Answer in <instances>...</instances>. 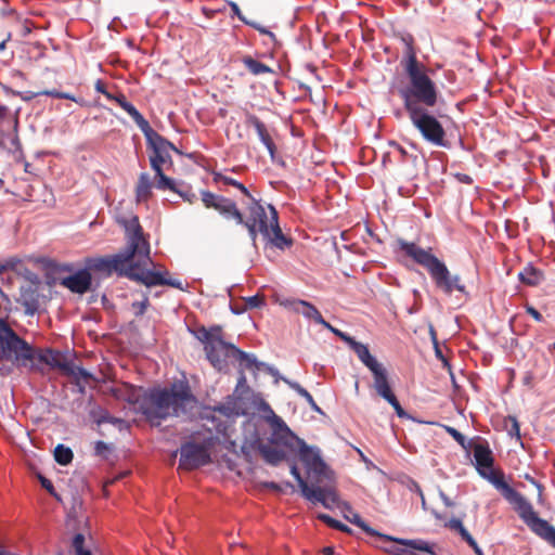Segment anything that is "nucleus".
Returning a JSON list of instances; mask_svg holds the SVG:
<instances>
[{
	"label": "nucleus",
	"mask_w": 555,
	"mask_h": 555,
	"mask_svg": "<svg viewBox=\"0 0 555 555\" xmlns=\"http://www.w3.org/2000/svg\"><path fill=\"white\" fill-rule=\"evenodd\" d=\"M264 306V299L260 295H254L245 298V308L246 309H255Z\"/></svg>",
	"instance_id": "6e6d98bb"
},
{
	"label": "nucleus",
	"mask_w": 555,
	"mask_h": 555,
	"mask_svg": "<svg viewBox=\"0 0 555 555\" xmlns=\"http://www.w3.org/2000/svg\"><path fill=\"white\" fill-rule=\"evenodd\" d=\"M399 249L414 262L425 268L431 278L435 286L446 295H452L454 291L468 296L466 286L462 283L460 275L451 274L446 263L431 254V249H424L413 242L402 238L397 241Z\"/></svg>",
	"instance_id": "f03ea898"
},
{
	"label": "nucleus",
	"mask_w": 555,
	"mask_h": 555,
	"mask_svg": "<svg viewBox=\"0 0 555 555\" xmlns=\"http://www.w3.org/2000/svg\"><path fill=\"white\" fill-rule=\"evenodd\" d=\"M384 541L395 542V543H398V544H401V545H405V546L411 548L410 551H413V552L414 551L425 552V551H428V548L431 547V545L427 541H424V540H421V539L410 540V539L395 538V537L390 535V539H384Z\"/></svg>",
	"instance_id": "473e14b6"
},
{
	"label": "nucleus",
	"mask_w": 555,
	"mask_h": 555,
	"mask_svg": "<svg viewBox=\"0 0 555 555\" xmlns=\"http://www.w3.org/2000/svg\"><path fill=\"white\" fill-rule=\"evenodd\" d=\"M57 357L59 353L51 349H48L44 353L38 354L39 361L50 365L51 367H54V363L56 362Z\"/></svg>",
	"instance_id": "603ef678"
},
{
	"label": "nucleus",
	"mask_w": 555,
	"mask_h": 555,
	"mask_svg": "<svg viewBox=\"0 0 555 555\" xmlns=\"http://www.w3.org/2000/svg\"><path fill=\"white\" fill-rule=\"evenodd\" d=\"M214 181L222 182L223 184H227V185H232V186L238 189L246 196L250 195L249 191L247 190V188L243 183L238 182L237 180H235V179H233L231 177L223 176L220 172H215L214 173Z\"/></svg>",
	"instance_id": "a19ab883"
},
{
	"label": "nucleus",
	"mask_w": 555,
	"mask_h": 555,
	"mask_svg": "<svg viewBox=\"0 0 555 555\" xmlns=\"http://www.w3.org/2000/svg\"><path fill=\"white\" fill-rule=\"evenodd\" d=\"M412 125L420 131L422 138L440 147H448L446 131L438 118L429 112V107L406 111Z\"/></svg>",
	"instance_id": "0eeeda50"
},
{
	"label": "nucleus",
	"mask_w": 555,
	"mask_h": 555,
	"mask_svg": "<svg viewBox=\"0 0 555 555\" xmlns=\"http://www.w3.org/2000/svg\"><path fill=\"white\" fill-rule=\"evenodd\" d=\"M409 83L399 89L405 111L433 107L438 101V90L435 82L426 74V67L420 62L404 64Z\"/></svg>",
	"instance_id": "7ed1b4c3"
},
{
	"label": "nucleus",
	"mask_w": 555,
	"mask_h": 555,
	"mask_svg": "<svg viewBox=\"0 0 555 555\" xmlns=\"http://www.w3.org/2000/svg\"><path fill=\"white\" fill-rule=\"evenodd\" d=\"M215 412L227 418H234L246 414L245 402L236 395L229 396L227 400L215 408Z\"/></svg>",
	"instance_id": "a211bd4d"
},
{
	"label": "nucleus",
	"mask_w": 555,
	"mask_h": 555,
	"mask_svg": "<svg viewBox=\"0 0 555 555\" xmlns=\"http://www.w3.org/2000/svg\"><path fill=\"white\" fill-rule=\"evenodd\" d=\"M185 202L193 203L196 199V195L190 190L178 189L176 191Z\"/></svg>",
	"instance_id": "e2e57ef3"
},
{
	"label": "nucleus",
	"mask_w": 555,
	"mask_h": 555,
	"mask_svg": "<svg viewBox=\"0 0 555 555\" xmlns=\"http://www.w3.org/2000/svg\"><path fill=\"white\" fill-rule=\"evenodd\" d=\"M157 181L155 183L156 189L165 191L170 190L172 192H176L178 190L177 183L173 179L167 177L164 175L163 169L160 170V173H155Z\"/></svg>",
	"instance_id": "79ce46f5"
},
{
	"label": "nucleus",
	"mask_w": 555,
	"mask_h": 555,
	"mask_svg": "<svg viewBox=\"0 0 555 555\" xmlns=\"http://www.w3.org/2000/svg\"><path fill=\"white\" fill-rule=\"evenodd\" d=\"M320 325H322L323 327H325L326 330H328L331 333H333L335 336H337L338 338H340L343 341H345L347 345L349 344V341L352 339V337L350 335H348L347 333L345 332H341L340 330L332 326L327 321L324 320V323H321Z\"/></svg>",
	"instance_id": "864d4df0"
},
{
	"label": "nucleus",
	"mask_w": 555,
	"mask_h": 555,
	"mask_svg": "<svg viewBox=\"0 0 555 555\" xmlns=\"http://www.w3.org/2000/svg\"><path fill=\"white\" fill-rule=\"evenodd\" d=\"M291 474H292V475L294 476V478L297 480V482H298V486H299L300 490H301L302 488H307V482H306V481H305V479L301 477L300 472H299V469L297 468V466H296V465H293V466L291 467Z\"/></svg>",
	"instance_id": "680f3d73"
},
{
	"label": "nucleus",
	"mask_w": 555,
	"mask_h": 555,
	"mask_svg": "<svg viewBox=\"0 0 555 555\" xmlns=\"http://www.w3.org/2000/svg\"><path fill=\"white\" fill-rule=\"evenodd\" d=\"M506 425L509 423L511 427L507 429L508 435L512 438H516L517 441H520V426L515 416L508 415L505 420Z\"/></svg>",
	"instance_id": "09e8293b"
},
{
	"label": "nucleus",
	"mask_w": 555,
	"mask_h": 555,
	"mask_svg": "<svg viewBox=\"0 0 555 555\" xmlns=\"http://www.w3.org/2000/svg\"><path fill=\"white\" fill-rule=\"evenodd\" d=\"M153 181L147 172H141L135 186L138 202H146L152 195Z\"/></svg>",
	"instance_id": "a878e982"
},
{
	"label": "nucleus",
	"mask_w": 555,
	"mask_h": 555,
	"mask_svg": "<svg viewBox=\"0 0 555 555\" xmlns=\"http://www.w3.org/2000/svg\"><path fill=\"white\" fill-rule=\"evenodd\" d=\"M251 221H255L262 237H269L272 230V214L268 216L266 208L260 204H255L250 207V216L248 217Z\"/></svg>",
	"instance_id": "6ab92c4d"
},
{
	"label": "nucleus",
	"mask_w": 555,
	"mask_h": 555,
	"mask_svg": "<svg viewBox=\"0 0 555 555\" xmlns=\"http://www.w3.org/2000/svg\"><path fill=\"white\" fill-rule=\"evenodd\" d=\"M37 94L47 95V96H51V98H55V99H65V100H70V101L76 102V98L73 94L67 93V92H61L55 89L43 90L41 92H37Z\"/></svg>",
	"instance_id": "3c124183"
},
{
	"label": "nucleus",
	"mask_w": 555,
	"mask_h": 555,
	"mask_svg": "<svg viewBox=\"0 0 555 555\" xmlns=\"http://www.w3.org/2000/svg\"><path fill=\"white\" fill-rule=\"evenodd\" d=\"M133 260L125 251H119L111 257H90L86 259V269L109 276L113 272L125 276L128 264Z\"/></svg>",
	"instance_id": "9d476101"
},
{
	"label": "nucleus",
	"mask_w": 555,
	"mask_h": 555,
	"mask_svg": "<svg viewBox=\"0 0 555 555\" xmlns=\"http://www.w3.org/2000/svg\"><path fill=\"white\" fill-rule=\"evenodd\" d=\"M75 374H69V376H73L75 378H83L87 379L91 376V374L83 367L77 366L74 367Z\"/></svg>",
	"instance_id": "69168bd1"
},
{
	"label": "nucleus",
	"mask_w": 555,
	"mask_h": 555,
	"mask_svg": "<svg viewBox=\"0 0 555 555\" xmlns=\"http://www.w3.org/2000/svg\"><path fill=\"white\" fill-rule=\"evenodd\" d=\"M475 467H490L493 466L494 459L488 446L476 444L474 448Z\"/></svg>",
	"instance_id": "c85d7f7f"
},
{
	"label": "nucleus",
	"mask_w": 555,
	"mask_h": 555,
	"mask_svg": "<svg viewBox=\"0 0 555 555\" xmlns=\"http://www.w3.org/2000/svg\"><path fill=\"white\" fill-rule=\"evenodd\" d=\"M20 302L24 307L26 315H35L40 308V295L38 291L31 286L22 287Z\"/></svg>",
	"instance_id": "4be33fe9"
},
{
	"label": "nucleus",
	"mask_w": 555,
	"mask_h": 555,
	"mask_svg": "<svg viewBox=\"0 0 555 555\" xmlns=\"http://www.w3.org/2000/svg\"><path fill=\"white\" fill-rule=\"evenodd\" d=\"M345 518L356 525L357 527H359L360 529H362L366 534L371 535V537H376L380 540H384V539H390V535L388 534H385V533H382V532H378L377 530L373 529L372 527H370L363 519L362 517L353 512L351 508L348 509V514H345Z\"/></svg>",
	"instance_id": "393cba45"
},
{
	"label": "nucleus",
	"mask_w": 555,
	"mask_h": 555,
	"mask_svg": "<svg viewBox=\"0 0 555 555\" xmlns=\"http://www.w3.org/2000/svg\"><path fill=\"white\" fill-rule=\"evenodd\" d=\"M518 279L526 285L537 286L544 280V275L541 270L537 269L532 264H527L518 273Z\"/></svg>",
	"instance_id": "bb28decb"
},
{
	"label": "nucleus",
	"mask_w": 555,
	"mask_h": 555,
	"mask_svg": "<svg viewBox=\"0 0 555 555\" xmlns=\"http://www.w3.org/2000/svg\"><path fill=\"white\" fill-rule=\"evenodd\" d=\"M348 346L357 354L358 359L369 369H374L379 362L374 356L371 354L367 345L357 341L353 337L349 341Z\"/></svg>",
	"instance_id": "5701e85b"
},
{
	"label": "nucleus",
	"mask_w": 555,
	"mask_h": 555,
	"mask_svg": "<svg viewBox=\"0 0 555 555\" xmlns=\"http://www.w3.org/2000/svg\"><path fill=\"white\" fill-rule=\"evenodd\" d=\"M107 450H108V446L104 441L95 442L94 452L96 455H103Z\"/></svg>",
	"instance_id": "338daca9"
},
{
	"label": "nucleus",
	"mask_w": 555,
	"mask_h": 555,
	"mask_svg": "<svg viewBox=\"0 0 555 555\" xmlns=\"http://www.w3.org/2000/svg\"><path fill=\"white\" fill-rule=\"evenodd\" d=\"M72 546L76 555H91V552L85 548V535L82 533L74 535Z\"/></svg>",
	"instance_id": "37998d69"
},
{
	"label": "nucleus",
	"mask_w": 555,
	"mask_h": 555,
	"mask_svg": "<svg viewBox=\"0 0 555 555\" xmlns=\"http://www.w3.org/2000/svg\"><path fill=\"white\" fill-rule=\"evenodd\" d=\"M202 202L206 208H214L225 218H233L237 223H243V215L236 204L227 197L217 195L209 191H202Z\"/></svg>",
	"instance_id": "ddd939ff"
},
{
	"label": "nucleus",
	"mask_w": 555,
	"mask_h": 555,
	"mask_svg": "<svg viewBox=\"0 0 555 555\" xmlns=\"http://www.w3.org/2000/svg\"><path fill=\"white\" fill-rule=\"evenodd\" d=\"M149 147L152 150L150 155V164L155 173H160L162 166L170 160V150H175V145L162 137L158 132L153 131L145 137Z\"/></svg>",
	"instance_id": "f8f14e48"
},
{
	"label": "nucleus",
	"mask_w": 555,
	"mask_h": 555,
	"mask_svg": "<svg viewBox=\"0 0 555 555\" xmlns=\"http://www.w3.org/2000/svg\"><path fill=\"white\" fill-rule=\"evenodd\" d=\"M370 371L373 374V386L377 395L380 396L383 399H386L388 396L392 395L393 392L388 382V372L386 367L382 363H379Z\"/></svg>",
	"instance_id": "412c9836"
},
{
	"label": "nucleus",
	"mask_w": 555,
	"mask_h": 555,
	"mask_svg": "<svg viewBox=\"0 0 555 555\" xmlns=\"http://www.w3.org/2000/svg\"><path fill=\"white\" fill-rule=\"evenodd\" d=\"M91 283V273L86 268L80 269L74 274L61 280V285L68 288L70 292L80 295L87 293L90 289Z\"/></svg>",
	"instance_id": "dca6fc26"
},
{
	"label": "nucleus",
	"mask_w": 555,
	"mask_h": 555,
	"mask_svg": "<svg viewBox=\"0 0 555 555\" xmlns=\"http://www.w3.org/2000/svg\"><path fill=\"white\" fill-rule=\"evenodd\" d=\"M0 118L2 119L3 124H8V125L12 126V129L14 132V139L12 140V143L17 142L18 141V138H17L18 119H17V117L11 115L8 107L0 106Z\"/></svg>",
	"instance_id": "ea45409f"
},
{
	"label": "nucleus",
	"mask_w": 555,
	"mask_h": 555,
	"mask_svg": "<svg viewBox=\"0 0 555 555\" xmlns=\"http://www.w3.org/2000/svg\"><path fill=\"white\" fill-rule=\"evenodd\" d=\"M283 382L289 388L295 390L300 397H302L313 411L319 412V413L322 412L320 406L314 401L313 397L310 395V392L307 389H305L299 383L288 379V378H283Z\"/></svg>",
	"instance_id": "7c9ffc66"
},
{
	"label": "nucleus",
	"mask_w": 555,
	"mask_h": 555,
	"mask_svg": "<svg viewBox=\"0 0 555 555\" xmlns=\"http://www.w3.org/2000/svg\"><path fill=\"white\" fill-rule=\"evenodd\" d=\"M247 25L253 27L254 29L258 30L260 34L269 36V38L273 42L276 41L275 35L272 31H270L268 28H266L262 25H260L259 23H257L255 21H249V23Z\"/></svg>",
	"instance_id": "4d7b16f0"
},
{
	"label": "nucleus",
	"mask_w": 555,
	"mask_h": 555,
	"mask_svg": "<svg viewBox=\"0 0 555 555\" xmlns=\"http://www.w3.org/2000/svg\"><path fill=\"white\" fill-rule=\"evenodd\" d=\"M446 527H448L452 531L457 532L461 535V538L468 545L475 544L476 540L472 537V534L464 527V525H463L461 519H459V518H451L448 522H446Z\"/></svg>",
	"instance_id": "f704fd0d"
},
{
	"label": "nucleus",
	"mask_w": 555,
	"mask_h": 555,
	"mask_svg": "<svg viewBox=\"0 0 555 555\" xmlns=\"http://www.w3.org/2000/svg\"><path fill=\"white\" fill-rule=\"evenodd\" d=\"M258 450L263 457V460L270 465H279L285 459V452L278 448H273L269 444L261 443L258 447Z\"/></svg>",
	"instance_id": "cd10ccee"
},
{
	"label": "nucleus",
	"mask_w": 555,
	"mask_h": 555,
	"mask_svg": "<svg viewBox=\"0 0 555 555\" xmlns=\"http://www.w3.org/2000/svg\"><path fill=\"white\" fill-rule=\"evenodd\" d=\"M385 400L395 409L398 417L410 418V415L403 410L398 399L396 398L395 393L388 396Z\"/></svg>",
	"instance_id": "8fccbe9b"
},
{
	"label": "nucleus",
	"mask_w": 555,
	"mask_h": 555,
	"mask_svg": "<svg viewBox=\"0 0 555 555\" xmlns=\"http://www.w3.org/2000/svg\"><path fill=\"white\" fill-rule=\"evenodd\" d=\"M526 311L530 314L535 321L541 322L543 320L542 314L532 306H527Z\"/></svg>",
	"instance_id": "774afa93"
},
{
	"label": "nucleus",
	"mask_w": 555,
	"mask_h": 555,
	"mask_svg": "<svg viewBox=\"0 0 555 555\" xmlns=\"http://www.w3.org/2000/svg\"><path fill=\"white\" fill-rule=\"evenodd\" d=\"M54 367H57L61 371H63L65 374L69 375V374H75L74 367H76V365L74 364L73 361L62 358L59 354L56 362L54 363Z\"/></svg>",
	"instance_id": "49530a36"
},
{
	"label": "nucleus",
	"mask_w": 555,
	"mask_h": 555,
	"mask_svg": "<svg viewBox=\"0 0 555 555\" xmlns=\"http://www.w3.org/2000/svg\"><path fill=\"white\" fill-rule=\"evenodd\" d=\"M199 333L198 339L204 344L206 358L214 367L221 371L227 364V358L233 357L236 347L221 338L220 327L203 328Z\"/></svg>",
	"instance_id": "6e6552de"
},
{
	"label": "nucleus",
	"mask_w": 555,
	"mask_h": 555,
	"mask_svg": "<svg viewBox=\"0 0 555 555\" xmlns=\"http://www.w3.org/2000/svg\"><path fill=\"white\" fill-rule=\"evenodd\" d=\"M129 402L153 426H159L169 417L189 416L192 414L196 398L190 387L184 384L171 387L155 386L141 392L132 393Z\"/></svg>",
	"instance_id": "f257e3e1"
},
{
	"label": "nucleus",
	"mask_w": 555,
	"mask_h": 555,
	"mask_svg": "<svg viewBox=\"0 0 555 555\" xmlns=\"http://www.w3.org/2000/svg\"><path fill=\"white\" fill-rule=\"evenodd\" d=\"M246 120H247L248 125H250L255 128V130L258 134V138L263 145H267V144L273 142V140L271 139V137L266 128V125L256 115H253V114L248 115Z\"/></svg>",
	"instance_id": "2f4dec72"
},
{
	"label": "nucleus",
	"mask_w": 555,
	"mask_h": 555,
	"mask_svg": "<svg viewBox=\"0 0 555 555\" xmlns=\"http://www.w3.org/2000/svg\"><path fill=\"white\" fill-rule=\"evenodd\" d=\"M209 462L204 447L195 442H186L180 448L179 465L185 469H194Z\"/></svg>",
	"instance_id": "4468645a"
},
{
	"label": "nucleus",
	"mask_w": 555,
	"mask_h": 555,
	"mask_svg": "<svg viewBox=\"0 0 555 555\" xmlns=\"http://www.w3.org/2000/svg\"><path fill=\"white\" fill-rule=\"evenodd\" d=\"M297 449L300 461L311 470L322 473L325 468V462L321 456V451L318 447L308 446L302 439H299L295 446Z\"/></svg>",
	"instance_id": "2eb2a0df"
},
{
	"label": "nucleus",
	"mask_w": 555,
	"mask_h": 555,
	"mask_svg": "<svg viewBox=\"0 0 555 555\" xmlns=\"http://www.w3.org/2000/svg\"><path fill=\"white\" fill-rule=\"evenodd\" d=\"M34 358L33 346L21 338L3 319H0V359L12 361L17 366H25Z\"/></svg>",
	"instance_id": "39448f33"
},
{
	"label": "nucleus",
	"mask_w": 555,
	"mask_h": 555,
	"mask_svg": "<svg viewBox=\"0 0 555 555\" xmlns=\"http://www.w3.org/2000/svg\"><path fill=\"white\" fill-rule=\"evenodd\" d=\"M476 470L483 479L488 480L501 492L503 498L514 506L518 516L529 528L540 518L531 503L505 481L502 472H494L493 466L477 467Z\"/></svg>",
	"instance_id": "20e7f679"
},
{
	"label": "nucleus",
	"mask_w": 555,
	"mask_h": 555,
	"mask_svg": "<svg viewBox=\"0 0 555 555\" xmlns=\"http://www.w3.org/2000/svg\"><path fill=\"white\" fill-rule=\"evenodd\" d=\"M126 232V247L122 249L129 257L134 259L135 256L144 261L149 259L150 243L144 237L142 227L140 225L139 218L132 216L129 219L120 221Z\"/></svg>",
	"instance_id": "1a4fd4ad"
},
{
	"label": "nucleus",
	"mask_w": 555,
	"mask_h": 555,
	"mask_svg": "<svg viewBox=\"0 0 555 555\" xmlns=\"http://www.w3.org/2000/svg\"><path fill=\"white\" fill-rule=\"evenodd\" d=\"M529 529L555 547V527L548 524V521L539 518Z\"/></svg>",
	"instance_id": "b1692460"
},
{
	"label": "nucleus",
	"mask_w": 555,
	"mask_h": 555,
	"mask_svg": "<svg viewBox=\"0 0 555 555\" xmlns=\"http://www.w3.org/2000/svg\"><path fill=\"white\" fill-rule=\"evenodd\" d=\"M233 357L238 358L244 363L246 369L255 367L259 370L262 365H264V363L259 362L254 354L246 353L237 348L234 350Z\"/></svg>",
	"instance_id": "58836bf2"
},
{
	"label": "nucleus",
	"mask_w": 555,
	"mask_h": 555,
	"mask_svg": "<svg viewBox=\"0 0 555 555\" xmlns=\"http://www.w3.org/2000/svg\"><path fill=\"white\" fill-rule=\"evenodd\" d=\"M268 208L272 214V230L270 236L263 238L268 241L270 244H272L274 247L283 250L284 248L292 245V241L283 234L279 225V215L274 206L269 205Z\"/></svg>",
	"instance_id": "aec40b11"
},
{
	"label": "nucleus",
	"mask_w": 555,
	"mask_h": 555,
	"mask_svg": "<svg viewBox=\"0 0 555 555\" xmlns=\"http://www.w3.org/2000/svg\"><path fill=\"white\" fill-rule=\"evenodd\" d=\"M108 415H109L108 411L101 406H94L90 411V416L98 425L105 424L108 420Z\"/></svg>",
	"instance_id": "c03bdc74"
},
{
	"label": "nucleus",
	"mask_w": 555,
	"mask_h": 555,
	"mask_svg": "<svg viewBox=\"0 0 555 555\" xmlns=\"http://www.w3.org/2000/svg\"><path fill=\"white\" fill-rule=\"evenodd\" d=\"M401 41L404 44V60L402 64H410L412 61L417 63L416 52L414 50V38L410 34H405L401 36Z\"/></svg>",
	"instance_id": "c9c22d12"
},
{
	"label": "nucleus",
	"mask_w": 555,
	"mask_h": 555,
	"mask_svg": "<svg viewBox=\"0 0 555 555\" xmlns=\"http://www.w3.org/2000/svg\"><path fill=\"white\" fill-rule=\"evenodd\" d=\"M284 306L292 309L296 313H300L305 319L314 321L317 324L324 323V318L317 309V307L307 300H287Z\"/></svg>",
	"instance_id": "f3484780"
},
{
	"label": "nucleus",
	"mask_w": 555,
	"mask_h": 555,
	"mask_svg": "<svg viewBox=\"0 0 555 555\" xmlns=\"http://www.w3.org/2000/svg\"><path fill=\"white\" fill-rule=\"evenodd\" d=\"M125 112L129 114V116L133 119L139 129L143 132L144 137L147 134L151 135L153 131H155L149 121L143 117V115L132 105L131 103L127 105Z\"/></svg>",
	"instance_id": "c756f323"
},
{
	"label": "nucleus",
	"mask_w": 555,
	"mask_h": 555,
	"mask_svg": "<svg viewBox=\"0 0 555 555\" xmlns=\"http://www.w3.org/2000/svg\"><path fill=\"white\" fill-rule=\"evenodd\" d=\"M337 502V495L334 490L331 488H324V506L330 507L331 504H335Z\"/></svg>",
	"instance_id": "bf43d9fd"
},
{
	"label": "nucleus",
	"mask_w": 555,
	"mask_h": 555,
	"mask_svg": "<svg viewBox=\"0 0 555 555\" xmlns=\"http://www.w3.org/2000/svg\"><path fill=\"white\" fill-rule=\"evenodd\" d=\"M268 411L269 415L267 416V422L270 424L272 429L270 442L276 446L295 449V446L300 438L289 429L283 418L276 415L270 406H268Z\"/></svg>",
	"instance_id": "9b49d317"
},
{
	"label": "nucleus",
	"mask_w": 555,
	"mask_h": 555,
	"mask_svg": "<svg viewBox=\"0 0 555 555\" xmlns=\"http://www.w3.org/2000/svg\"><path fill=\"white\" fill-rule=\"evenodd\" d=\"M108 100L115 101L124 111L130 102L126 99L122 93L113 94V98H107Z\"/></svg>",
	"instance_id": "0e129e2a"
},
{
	"label": "nucleus",
	"mask_w": 555,
	"mask_h": 555,
	"mask_svg": "<svg viewBox=\"0 0 555 555\" xmlns=\"http://www.w3.org/2000/svg\"><path fill=\"white\" fill-rule=\"evenodd\" d=\"M54 367H57L61 371H63L65 374L69 375V374H75L74 367H76V365L74 364L73 361L62 358L59 354L56 362L54 363Z\"/></svg>",
	"instance_id": "de8ad7c7"
},
{
	"label": "nucleus",
	"mask_w": 555,
	"mask_h": 555,
	"mask_svg": "<svg viewBox=\"0 0 555 555\" xmlns=\"http://www.w3.org/2000/svg\"><path fill=\"white\" fill-rule=\"evenodd\" d=\"M443 428L462 448H467L468 442L466 437L463 434H461L456 428L449 425H443Z\"/></svg>",
	"instance_id": "a18cd8bd"
},
{
	"label": "nucleus",
	"mask_w": 555,
	"mask_h": 555,
	"mask_svg": "<svg viewBox=\"0 0 555 555\" xmlns=\"http://www.w3.org/2000/svg\"><path fill=\"white\" fill-rule=\"evenodd\" d=\"M242 224H244L246 227V229L248 231V235H249V237L251 240V243L256 247L257 236H258L259 230H258L255 221H251L249 218H247V220L243 219V223Z\"/></svg>",
	"instance_id": "5fc2aeb1"
},
{
	"label": "nucleus",
	"mask_w": 555,
	"mask_h": 555,
	"mask_svg": "<svg viewBox=\"0 0 555 555\" xmlns=\"http://www.w3.org/2000/svg\"><path fill=\"white\" fill-rule=\"evenodd\" d=\"M149 266H154L150 256L146 261H141L139 256H135L134 259L131 260V262L128 264L125 276L130 280L140 282L147 287L167 285L180 291H184L183 284L180 280L167 278V270L155 271L150 269Z\"/></svg>",
	"instance_id": "423d86ee"
},
{
	"label": "nucleus",
	"mask_w": 555,
	"mask_h": 555,
	"mask_svg": "<svg viewBox=\"0 0 555 555\" xmlns=\"http://www.w3.org/2000/svg\"><path fill=\"white\" fill-rule=\"evenodd\" d=\"M74 454L70 448L59 443L54 449V460L60 465H68L73 461Z\"/></svg>",
	"instance_id": "e433bc0d"
},
{
	"label": "nucleus",
	"mask_w": 555,
	"mask_h": 555,
	"mask_svg": "<svg viewBox=\"0 0 555 555\" xmlns=\"http://www.w3.org/2000/svg\"><path fill=\"white\" fill-rule=\"evenodd\" d=\"M301 494L305 499L311 502L321 503L324 506V488L321 487H309L302 488Z\"/></svg>",
	"instance_id": "4c0bfd02"
},
{
	"label": "nucleus",
	"mask_w": 555,
	"mask_h": 555,
	"mask_svg": "<svg viewBox=\"0 0 555 555\" xmlns=\"http://www.w3.org/2000/svg\"><path fill=\"white\" fill-rule=\"evenodd\" d=\"M242 63L255 76L272 73V69L268 65L253 59L249 55L243 56Z\"/></svg>",
	"instance_id": "72a5a7b5"
},
{
	"label": "nucleus",
	"mask_w": 555,
	"mask_h": 555,
	"mask_svg": "<svg viewBox=\"0 0 555 555\" xmlns=\"http://www.w3.org/2000/svg\"><path fill=\"white\" fill-rule=\"evenodd\" d=\"M149 306V298L144 297L142 301H134L132 304V308L134 310V314L137 317L143 315L146 311V308Z\"/></svg>",
	"instance_id": "13d9d810"
},
{
	"label": "nucleus",
	"mask_w": 555,
	"mask_h": 555,
	"mask_svg": "<svg viewBox=\"0 0 555 555\" xmlns=\"http://www.w3.org/2000/svg\"><path fill=\"white\" fill-rule=\"evenodd\" d=\"M230 8H231V11L233 13V15L237 16V18L244 23L245 25H247L249 23L250 20H248L241 11L240 7L237 5V3L235 2H230Z\"/></svg>",
	"instance_id": "052dcab7"
}]
</instances>
